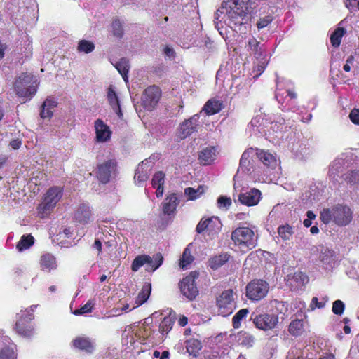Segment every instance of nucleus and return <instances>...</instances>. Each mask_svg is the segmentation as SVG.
Returning a JSON list of instances; mask_svg holds the SVG:
<instances>
[{
	"label": "nucleus",
	"mask_w": 359,
	"mask_h": 359,
	"mask_svg": "<svg viewBox=\"0 0 359 359\" xmlns=\"http://www.w3.org/2000/svg\"><path fill=\"white\" fill-rule=\"evenodd\" d=\"M149 263H151V257L147 255H141L136 257L131 265L133 271H137L142 266H145L146 271L149 267Z\"/></svg>",
	"instance_id": "nucleus-32"
},
{
	"label": "nucleus",
	"mask_w": 359,
	"mask_h": 359,
	"mask_svg": "<svg viewBox=\"0 0 359 359\" xmlns=\"http://www.w3.org/2000/svg\"><path fill=\"white\" fill-rule=\"evenodd\" d=\"M149 160H144L137 168L134 180L138 186H143L149 178L152 167V165L149 164Z\"/></svg>",
	"instance_id": "nucleus-19"
},
{
	"label": "nucleus",
	"mask_w": 359,
	"mask_h": 359,
	"mask_svg": "<svg viewBox=\"0 0 359 359\" xmlns=\"http://www.w3.org/2000/svg\"><path fill=\"white\" fill-rule=\"evenodd\" d=\"M276 97L278 102L282 104L287 98L290 100L295 99L297 94L293 90V83L289 80L278 79Z\"/></svg>",
	"instance_id": "nucleus-11"
},
{
	"label": "nucleus",
	"mask_w": 359,
	"mask_h": 359,
	"mask_svg": "<svg viewBox=\"0 0 359 359\" xmlns=\"http://www.w3.org/2000/svg\"><path fill=\"white\" fill-rule=\"evenodd\" d=\"M295 359H313V354L309 353V349L299 350V353L295 356Z\"/></svg>",
	"instance_id": "nucleus-60"
},
{
	"label": "nucleus",
	"mask_w": 359,
	"mask_h": 359,
	"mask_svg": "<svg viewBox=\"0 0 359 359\" xmlns=\"http://www.w3.org/2000/svg\"><path fill=\"white\" fill-rule=\"evenodd\" d=\"M19 319L16 322L15 329L19 334L25 337H29L34 334V327L31 323L33 315L29 311L18 314Z\"/></svg>",
	"instance_id": "nucleus-12"
},
{
	"label": "nucleus",
	"mask_w": 359,
	"mask_h": 359,
	"mask_svg": "<svg viewBox=\"0 0 359 359\" xmlns=\"http://www.w3.org/2000/svg\"><path fill=\"white\" fill-rule=\"evenodd\" d=\"M113 34L117 37H121L123 34L121 22L118 20H114L111 25Z\"/></svg>",
	"instance_id": "nucleus-52"
},
{
	"label": "nucleus",
	"mask_w": 359,
	"mask_h": 359,
	"mask_svg": "<svg viewBox=\"0 0 359 359\" xmlns=\"http://www.w3.org/2000/svg\"><path fill=\"white\" fill-rule=\"evenodd\" d=\"M39 267L41 271L49 273L57 269V261L55 257L50 253L43 254L39 259Z\"/></svg>",
	"instance_id": "nucleus-24"
},
{
	"label": "nucleus",
	"mask_w": 359,
	"mask_h": 359,
	"mask_svg": "<svg viewBox=\"0 0 359 359\" xmlns=\"http://www.w3.org/2000/svg\"><path fill=\"white\" fill-rule=\"evenodd\" d=\"M235 340L238 344L250 348L253 346L255 338L252 334L242 330L235 336Z\"/></svg>",
	"instance_id": "nucleus-29"
},
{
	"label": "nucleus",
	"mask_w": 359,
	"mask_h": 359,
	"mask_svg": "<svg viewBox=\"0 0 359 359\" xmlns=\"http://www.w3.org/2000/svg\"><path fill=\"white\" fill-rule=\"evenodd\" d=\"M231 205L230 197L221 196L217 199V206L219 209L226 210Z\"/></svg>",
	"instance_id": "nucleus-53"
},
{
	"label": "nucleus",
	"mask_w": 359,
	"mask_h": 359,
	"mask_svg": "<svg viewBox=\"0 0 359 359\" xmlns=\"http://www.w3.org/2000/svg\"><path fill=\"white\" fill-rule=\"evenodd\" d=\"M208 231L210 233H218L221 228L222 224L219 219L217 217H212L208 218Z\"/></svg>",
	"instance_id": "nucleus-44"
},
{
	"label": "nucleus",
	"mask_w": 359,
	"mask_h": 359,
	"mask_svg": "<svg viewBox=\"0 0 359 359\" xmlns=\"http://www.w3.org/2000/svg\"><path fill=\"white\" fill-rule=\"evenodd\" d=\"M200 114H197L191 116L190 118L183 121L179 126L177 133L178 137L181 139H185L196 131L197 126L199 123Z\"/></svg>",
	"instance_id": "nucleus-14"
},
{
	"label": "nucleus",
	"mask_w": 359,
	"mask_h": 359,
	"mask_svg": "<svg viewBox=\"0 0 359 359\" xmlns=\"http://www.w3.org/2000/svg\"><path fill=\"white\" fill-rule=\"evenodd\" d=\"M74 348L88 353H93L95 346L93 342L87 337H76L72 342Z\"/></svg>",
	"instance_id": "nucleus-25"
},
{
	"label": "nucleus",
	"mask_w": 359,
	"mask_h": 359,
	"mask_svg": "<svg viewBox=\"0 0 359 359\" xmlns=\"http://www.w3.org/2000/svg\"><path fill=\"white\" fill-rule=\"evenodd\" d=\"M344 165V159L336 158L330 166L329 175L334 179L337 176L343 172Z\"/></svg>",
	"instance_id": "nucleus-33"
},
{
	"label": "nucleus",
	"mask_w": 359,
	"mask_h": 359,
	"mask_svg": "<svg viewBox=\"0 0 359 359\" xmlns=\"http://www.w3.org/2000/svg\"><path fill=\"white\" fill-rule=\"evenodd\" d=\"M204 192L203 186H198L196 189L189 187L185 189L184 194L189 200H196Z\"/></svg>",
	"instance_id": "nucleus-42"
},
{
	"label": "nucleus",
	"mask_w": 359,
	"mask_h": 359,
	"mask_svg": "<svg viewBox=\"0 0 359 359\" xmlns=\"http://www.w3.org/2000/svg\"><path fill=\"white\" fill-rule=\"evenodd\" d=\"M229 259V255L226 253L215 256L209 259V266L212 269H217L223 266Z\"/></svg>",
	"instance_id": "nucleus-34"
},
{
	"label": "nucleus",
	"mask_w": 359,
	"mask_h": 359,
	"mask_svg": "<svg viewBox=\"0 0 359 359\" xmlns=\"http://www.w3.org/2000/svg\"><path fill=\"white\" fill-rule=\"evenodd\" d=\"M194 260V257L191 254V251L189 250V245H188L180 259V266L182 269H185L187 267L188 265H189Z\"/></svg>",
	"instance_id": "nucleus-46"
},
{
	"label": "nucleus",
	"mask_w": 359,
	"mask_h": 359,
	"mask_svg": "<svg viewBox=\"0 0 359 359\" xmlns=\"http://www.w3.org/2000/svg\"><path fill=\"white\" fill-rule=\"evenodd\" d=\"M36 79L30 74L20 76L15 81V89L21 97L30 100L36 92Z\"/></svg>",
	"instance_id": "nucleus-3"
},
{
	"label": "nucleus",
	"mask_w": 359,
	"mask_h": 359,
	"mask_svg": "<svg viewBox=\"0 0 359 359\" xmlns=\"http://www.w3.org/2000/svg\"><path fill=\"white\" fill-rule=\"evenodd\" d=\"M57 236H58L57 240L59 239H64V238H69L73 236V231L71 230L70 228L65 227L62 230V231H60ZM62 241H61V243Z\"/></svg>",
	"instance_id": "nucleus-58"
},
{
	"label": "nucleus",
	"mask_w": 359,
	"mask_h": 359,
	"mask_svg": "<svg viewBox=\"0 0 359 359\" xmlns=\"http://www.w3.org/2000/svg\"><path fill=\"white\" fill-rule=\"evenodd\" d=\"M161 95L160 88L156 86L147 88L142 96V103L146 109L151 111L157 105Z\"/></svg>",
	"instance_id": "nucleus-13"
},
{
	"label": "nucleus",
	"mask_w": 359,
	"mask_h": 359,
	"mask_svg": "<svg viewBox=\"0 0 359 359\" xmlns=\"http://www.w3.org/2000/svg\"><path fill=\"white\" fill-rule=\"evenodd\" d=\"M222 108L223 103L222 101L212 99L205 103L203 108V111L208 115H212L219 112Z\"/></svg>",
	"instance_id": "nucleus-30"
},
{
	"label": "nucleus",
	"mask_w": 359,
	"mask_h": 359,
	"mask_svg": "<svg viewBox=\"0 0 359 359\" xmlns=\"http://www.w3.org/2000/svg\"><path fill=\"white\" fill-rule=\"evenodd\" d=\"M208 219H201L196 226V231L198 233H201L205 230L208 231Z\"/></svg>",
	"instance_id": "nucleus-64"
},
{
	"label": "nucleus",
	"mask_w": 359,
	"mask_h": 359,
	"mask_svg": "<svg viewBox=\"0 0 359 359\" xmlns=\"http://www.w3.org/2000/svg\"><path fill=\"white\" fill-rule=\"evenodd\" d=\"M349 118L354 124L359 125V109H353L349 114Z\"/></svg>",
	"instance_id": "nucleus-61"
},
{
	"label": "nucleus",
	"mask_w": 359,
	"mask_h": 359,
	"mask_svg": "<svg viewBox=\"0 0 359 359\" xmlns=\"http://www.w3.org/2000/svg\"><path fill=\"white\" fill-rule=\"evenodd\" d=\"M345 305L341 300H336L333 302L332 312L336 315L341 316L344 311Z\"/></svg>",
	"instance_id": "nucleus-55"
},
{
	"label": "nucleus",
	"mask_w": 359,
	"mask_h": 359,
	"mask_svg": "<svg viewBox=\"0 0 359 359\" xmlns=\"http://www.w3.org/2000/svg\"><path fill=\"white\" fill-rule=\"evenodd\" d=\"M151 285L149 283H146L143 285L141 291L138 294V296L137 297L136 299V306H133V309L135 308L136 306H140L142 304H144L147 299L149 298L150 293H151Z\"/></svg>",
	"instance_id": "nucleus-38"
},
{
	"label": "nucleus",
	"mask_w": 359,
	"mask_h": 359,
	"mask_svg": "<svg viewBox=\"0 0 359 359\" xmlns=\"http://www.w3.org/2000/svg\"><path fill=\"white\" fill-rule=\"evenodd\" d=\"M53 114V111L50 109H44V107H41V111L40 113L41 118L43 119L48 118L50 119Z\"/></svg>",
	"instance_id": "nucleus-63"
},
{
	"label": "nucleus",
	"mask_w": 359,
	"mask_h": 359,
	"mask_svg": "<svg viewBox=\"0 0 359 359\" xmlns=\"http://www.w3.org/2000/svg\"><path fill=\"white\" fill-rule=\"evenodd\" d=\"M175 322V318L171 316V312L169 311L168 314L163 318V320L160 324L159 331L161 334L168 333L172 328Z\"/></svg>",
	"instance_id": "nucleus-35"
},
{
	"label": "nucleus",
	"mask_w": 359,
	"mask_h": 359,
	"mask_svg": "<svg viewBox=\"0 0 359 359\" xmlns=\"http://www.w3.org/2000/svg\"><path fill=\"white\" fill-rule=\"evenodd\" d=\"M114 67L122 76L123 80L126 82H128V73L130 69L129 61L126 58H121L118 62H117Z\"/></svg>",
	"instance_id": "nucleus-36"
},
{
	"label": "nucleus",
	"mask_w": 359,
	"mask_h": 359,
	"mask_svg": "<svg viewBox=\"0 0 359 359\" xmlns=\"http://www.w3.org/2000/svg\"><path fill=\"white\" fill-rule=\"evenodd\" d=\"M285 280L291 290L297 291L308 283L309 278L305 273L298 271L293 274H288Z\"/></svg>",
	"instance_id": "nucleus-16"
},
{
	"label": "nucleus",
	"mask_w": 359,
	"mask_h": 359,
	"mask_svg": "<svg viewBox=\"0 0 359 359\" xmlns=\"http://www.w3.org/2000/svg\"><path fill=\"white\" fill-rule=\"evenodd\" d=\"M262 198V193L257 189H252L248 191L241 193L238 196L239 201L247 206H254L258 204Z\"/></svg>",
	"instance_id": "nucleus-20"
},
{
	"label": "nucleus",
	"mask_w": 359,
	"mask_h": 359,
	"mask_svg": "<svg viewBox=\"0 0 359 359\" xmlns=\"http://www.w3.org/2000/svg\"><path fill=\"white\" fill-rule=\"evenodd\" d=\"M269 291V285L262 280H256L250 283L246 287L247 297L254 301L264 298Z\"/></svg>",
	"instance_id": "nucleus-9"
},
{
	"label": "nucleus",
	"mask_w": 359,
	"mask_h": 359,
	"mask_svg": "<svg viewBox=\"0 0 359 359\" xmlns=\"http://www.w3.org/2000/svg\"><path fill=\"white\" fill-rule=\"evenodd\" d=\"M179 203L180 200L176 194L167 196L162 204L163 213L168 215L174 214Z\"/></svg>",
	"instance_id": "nucleus-27"
},
{
	"label": "nucleus",
	"mask_w": 359,
	"mask_h": 359,
	"mask_svg": "<svg viewBox=\"0 0 359 359\" xmlns=\"http://www.w3.org/2000/svg\"><path fill=\"white\" fill-rule=\"evenodd\" d=\"M75 220L80 224H87L93 219L91 208L86 204L80 205L74 214Z\"/></svg>",
	"instance_id": "nucleus-22"
},
{
	"label": "nucleus",
	"mask_w": 359,
	"mask_h": 359,
	"mask_svg": "<svg viewBox=\"0 0 359 359\" xmlns=\"http://www.w3.org/2000/svg\"><path fill=\"white\" fill-rule=\"evenodd\" d=\"M304 327V323L303 320H294L290 323L288 331L292 336L297 337L302 334Z\"/></svg>",
	"instance_id": "nucleus-39"
},
{
	"label": "nucleus",
	"mask_w": 359,
	"mask_h": 359,
	"mask_svg": "<svg viewBox=\"0 0 359 359\" xmlns=\"http://www.w3.org/2000/svg\"><path fill=\"white\" fill-rule=\"evenodd\" d=\"M231 238L234 250L246 253L257 245V236L248 226H239L231 232Z\"/></svg>",
	"instance_id": "nucleus-2"
},
{
	"label": "nucleus",
	"mask_w": 359,
	"mask_h": 359,
	"mask_svg": "<svg viewBox=\"0 0 359 359\" xmlns=\"http://www.w3.org/2000/svg\"><path fill=\"white\" fill-rule=\"evenodd\" d=\"M93 304L91 301H88L83 306L74 311V314L79 316L91 312Z\"/></svg>",
	"instance_id": "nucleus-56"
},
{
	"label": "nucleus",
	"mask_w": 359,
	"mask_h": 359,
	"mask_svg": "<svg viewBox=\"0 0 359 359\" xmlns=\"http://www.w3.org/2000/svg\"><path fill=\"white\" fill-rule=\"evenodd\" d=\"M320 219L323 221V222L325 224H327L331 220H333L332 210L331 211L328 209L323 210L320 212Z\"/></svg>",
	"instance_id": "nucleus-57"
},
{
	"label": "nucleus",
	"mask_w": 359,
	"mask_h": 359,
	"mask_svg": "<svg viewBox=\"0 0 359 359\" xmlns=\"http://www.w3.org/2000/svg\"><path fill=\"white\" fill-rule=\"evenodd\" d=\"M62 196V189L60 187L49 189L38 207V215L40 217H46L56 205Z\"/></svg>",
	"instance_id": "nucleus-4"
},
{
	"label": "nucleus",
	"mask_w": 359,
	"mask_h": 359,
	"mask_svg": "<svg viewBox=\"0 0 359 359\" xmlns=\"http://www.w3.org/2000/svg\"><path fill=\"white\" fill-rule=\"evenodd\" d=\"M15 346L9 339L0 337V359H15Z\"/></svg>",
	"instance_id": "nucleus-21"
},
{
	"label": "nucleus",
	"mask_w": 359,
	"mask_h": 359,
	"mask_svg": "<svg viewBox=\"0 0 359 359\" xmlns=\"http://www.w3.org/2000/svg\"><path fill=\"white\" fill-rule=\"evenodd\" d=\"M273 18L271 15H266L260 18L257 22V27L258 29L267 27L273 21Z\"/></svg>",
	"instance_id": "nucleus-54"
},
{
	"label": "nucleus",
	"mask_w": 359,
	"mask_h": 359,
	"mask_svg": "<svg viewBox=\"0 0 359 359\" xmlns=\"http://www.w3.org/2000/svg\"><path fill=\"white\" fill-rule=\"evenodd\" d=\"M346 32L343 27L337 28L330 36V42L334 47H339L341 43L342 36Z\"/></svg>",
	"instance_id": "nucleus-43"
},
{
	"label": "nucleus",
	"mask_w": 359,
	"mask_h": 359,
	"mask_svg": "<svg viewBox=\"0 0 359 359\" xmlns=\"http://www.w3.org/2000/svg\"><path fill=\"white\" fill-rule=\"evenodd\" d=\"M95 130V141L98 143L108 142L111 136L109 127L101 119H97L94 123Z\"/></svg>",
	"instance_id": "nucleus-18"
},
{
	"label": "nucleus",
	"mask_w": 359,
	"mask_h": 359,
	"mask_svg": "<svg viewBox=\"0 0 359 359\" xmlns=\"http://www.w3.org/2000/svg\"><path fill=\"white\" fill-rule=\"evenodd\" d=\"M34 237L31 235H24L18 243L16 248L18 251L22 252L29 248L34 244Z\"/></svg>",
	"instance_id": "nucleus-41"
},
{
	"label": "nucleus",
	"mask_w": 359,
	"mask_h": 359,
	"mask_svg": "<svg viewBox=\"0 0 359 359\" xmlns=\"http://www.w3.org/2000/svg\"><path fill=\"white\" fill-rule=\"evenodd\" d=\"M217 305L219 315L226 316L232 313L236 308L233 290L224 291L217 298Z\"/></svg>",
	"instance_id": "nucleus-7"
},
{
	"label": "nucleus",
	"mask_w": 359,
	"mask_h": 359,
	"mask_svg": "<svg viewBox=\"0 0 359 359\" xmlns=\"http://www.w3.org/2000/svg\"><path fill=\"white\" fill-rule=\"evenodd\" d=\"M217 149L214 147H208L199 154V161L203 165H209L215 161L217 156Z\"/></svg>",
	"instance_id": "nucleus-28"
},
{
	"label": "nucleus",
	"mask_w": 359,
	"mask_h": 359,
	"mask_svg": "<svg viewBox=\"0 0 359 359\" xmlns=\"http://www.w3.org/2000/svg\"><path fill=\"white\" fill-rule=\"evenodd\" d=\"M278 233L283 240H289L292 234V231L289 225H284L278 228Z\"/></svg>",
	"instance_id": "nucleus-51"
},
{
	"label": "nucleus",
	"mask_w": 359,
	"mask_h": 359,
	"mask_svg": "<svg viewBox=\"0 0 359 359\" xmlns=\"http://www.w3.org/2000/svg\"><path fill=\"white\" fill-rule=\"evenodd\" d=\"M354 61L355 58L353 55L348 56L346 60V64L343 66V69L346 72H349L351 71V66L354 63Z\"/></svg>",
	"instance_id": "nucleus-62"
},
{
	"label": "nucleus",
	"mask_w": 359,
	"mask_h": 359,
	"mask_svg": "<svg viewBox=\"0 0 359 359\" xmlns=\"http://www.w3.org/2000/svg\"><path fill=\"white\" fill-rule=\"evenodd\" d=\"M318 255L316 266L321 267L325 270H330L334 267L337 262L335 252L327 247L319 246L318 248Z\"/></svg>",
	"instance_id": "nucleus-10"
},
{
	"label": "nucleus",
	"mask_w": 359,
	"mask_h": 359,
	"mask_svg": "<svg viewBox=\"0 0 359 359\" xmlns=\"http://www.w3.org/2000/svg\"><path fill=\"white\" fill-rule=\"evenodd\" d=\"M164 178L165 175L161 171L155 173L152 178L151 184L153 187L156 189V195L157 197H161L163 196Z\"/></svg>",
	"instance_id": "nucleus-31"
},
{
	"label": "nucleus",
	"mask_w": 359,
	"mask_h": 359,
	"mask_svg": "<svg viewBox=\"0 0 359 359\" xmlns=\"http://www.w3.org/2000/svg\"><path fill=\"white\" fill-rule=\"evenodd\" d=\"M333 221L339 226H346L352 219V212L346 205H338L332 209Z\"/></svg>",
	"instance_id": "nucleus-15"
},
{
	"label": "nucleus",
	"mask_w": 359,
	"mask_h": 359,
	"mask_svg": "<svg viewBox=\"0 0 359 359\" xmlns=\"http://www.w3.org/2000/svg\"><path fill=\"white\" fill-rule=\"evenodd\" d=\"M116 163L114 160H107L105 162L98 165L97 177L103 184L107 183L111 174L115 171Z\"/></svg>",
	"instance_id": "nucleus-17"
},
{
	"label": "nucleus",
	"mask_w": 359,
	"mask_h": 359,
	"mask_svg": "<svg viewBox=\"0 0 359 359\" xmlns=\"http://www.w3.org/2000/svg\"><path fill=\"white\" fill-rule=\"evenodd\" d=\"M345 180L350 187H359V171H351L346 175Z\"/></svg>",
	"instance_id": "nucleus-47"
},
{
	"label": "nucleus",
	"mask_w": 359,
	"mask_h": 359,
	"mask_svg": "<svg viewBox=\"0 0 359 359\" xmlns=\"http://www.w3.org/2000/svg\"><path fill=\"white\" fill-rule=\"evenodd\" d=\"M256 156L265 165L272 169L278 165L276 155L268 151L256 149Z\"/></svg>",
	"instance_id": "nucleus-26"
},
{
	"label": "nucleus",
	"mask_w": 359,
	"mask_h": 359,
	"mask_svg": "<svg viewBox=\"0 0 359 359\" xmlns=\"http://www.w3.org/2000/svg\"><path fill=\"white\" fill-rule=\"evenodd\" d=\"M163 263V257L161 254H156L154 259L151 257V263H149V267L147 271H154L156 270Z\"/></svg>",
	"instance_id": "nucleus-50"
},
{
	"label": "nucleus",
	"mask_w": 359,
	"mask_h": 359,
	"mask_svg": "<svg viewBox=\"0 0 359 359\" xmlns=\"http://www.w3.org/2000/svg\"><path fill=\"white\" fill-rule=\"evenodd\" d=\"M198 275L199 274L197 271H192L180 283V289L182 294L189 300L195 299L198 294V291L195 283V280L198 278Z\"/></svg>",
	"instance_id": "nucleus-8"
},
{
	"label": "nucleus",
	"mask_w": 359,
	"mask_h": 359,
	"mask_svg": "<svg viewBox=\"0 0 359 359\" xmlns=\"http://www.w3.org/2000/svg\"><path fill=\"white\" fill-rule=\"evenodd\" d=\"M201 345L200 341L196 339L189 340L187 342V349L189 354L194 356L196 355L197 353L201 350Z\"/></svg>",
	"instance_id": "nucleus-49"
},
{
	"label": "nucleus",
	"mask_w": 359,
	"mask_h": 359,
	"mask_svg": "<svg viewBox=\"0 0 359 359\" xmlns=\"http://www.w3.org/2000/svg\"><path fill=\"white\" fill-rule=\"evenodd\" d=\"M262 120V118L258 116L251 120L248 125V130L251 133V135H257L258 134L262 133V128L261 127Z\"/></svg>",
	"instance_id": "nucleus-40"
},
{
	"label": "nucleus",
	"mask_w": 359,
	"mask_h": 359,
	"mask_svg": "<svg viewBox=\"0 0 359 359\" xmlns=\"http://www.w3.org/2000/svg\"><path fill=\"white\" fill-rule=\"evenodd\" d=\"M107 99L114 113L116 114L118 117L121 118L123 114L120 107L119 99L114 87L111 85L107 88Z\"/></svg>",
	"instance_id": "nucleus-23"
},
{
	"label": "nucleus",
	"mask_w": 359,
	"mask_h": 359,
	"mask_svg": "<svg viewBox=\"0 0 359 359\" xmlns=\"http://www.w3.org/2000/svg\"><path fill=\"white\" fill-rule=\"evenodd\" d=\"M249 313V310L248 309H242L239 310L235 316L233 317L232 323L234 328L238 329L241 325L242 320L246 318L247 315Z\"/></svg>",
	"instance_id": "nucleus-45"
},
{
	"label": "nucleus",
	"mask_w": 359,
	"mask_h": 359,
	"mask_svg": "<svg viewBox=\"0 0 359 359\" xmlns=\"http://www.w3.org/2000/svg\"><path fill=\"white\" fill-rule=\"evenodd\" d=\"M250 320L255 326L263 331L273 330L278 323V316L276 314L267 313H258L253 312L250 316Z\"/></svg>",
	"instance_id": "nucleus-5"
},
{
	"label": "nucleus",
	"mask_w": 359,
	"mask_h": 359,
	"mask_svg": "<svg viewBox=\"0 0 359 359\" xmlns=\"http://www.w3.org/2000/svg\"><path fill=\"white\" fill-rule=\"evenodd\" d=\"M248 50L257 61V67L258 71L262 72L268 62L263 46L255 37H252L248 40Z\"/></svg>",
	"instance_id": "nucleus-6"
},
{
	"label": "nucleus",
	"mask_w": 359,
	"mask_h": 359,
	"mask_svg": "<svg viewBox=\"0 0 359 359\" xmlns=\"http://www.w3.org/2000/svg\"><path fill=\"white\" fill-rule=\"evenodd\" d=\"M78 51L84 53H90L95 49V45L92 41L81 40L78 43Z\"/></svg>",
	"instance_id": "nucleus-48"
},
{
	"label": "nucleus",
	"mask_w": 359,
	"mask_h": 359,
	"mask_svg": "<svg viewBox=\"0 0 359 359\" xmlns=\"http://www.w3.org/2000/svg\"><path fill=\"white\" fill-rule=\"evenodd\" d=\"M254 154H256V149H254L252 148L248 149L243 153L241 160H240V166L238 170V172H245V170L247 169V166L250 163L249 159L251 156L254 155Z\"/></svg>",
	"instance_id": "nucleus-37"
},
{
	"label": "nucleus",
	"mask_w": 359,
	"mask_h": 359,
	"mask_svg": "<svg viewBox=\"0 0 359 359\" xmlns=\"http://www.w3.org/2000/svg\"><path fill=\"white\" fill-rule=\"evenodd\" d=\"M251 0H226L215 13V25L219 34L226 39L224 25L236 33H246L250 27L252 12Z\"/></svg>",
	"instance_id": "nucleus-1"
},
{
	"label": "nucleus",
	"mask_w": 359,
	"mask_h": 359,
	"mask_svg": "<svg viewBox=\"0 0 359 359\" xmlns=\"http://www.w3.org/2000/svg\"><path fill=\"white\" fill-rule=\"evenodd\" d=\"M57 102L52 98H47L41 107H44V109H50L53 111V109L57 107Z\"/></svg>",
	"instance_id": "nucleus-59"
}]
</instances>
